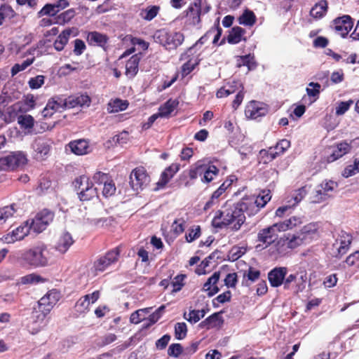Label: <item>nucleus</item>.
<instances>
[{"instance_id": "nucleus-1", "label": "nucleus", "mask_w": 359, "mask_h": 359, "mask_svg": "<svg viewBox=\"0 0 359 359\" xmlns=\"http://www.w3.org/2000/svg\"><path fill=\"white\" fill-rule=\"evenodd\" d=\"M245 219V215L238 203L226 201L215 212L211 223L217 229L230 227L232 231H237L241 229Z\"/></svg>"}, {"instance_id": "nucleus-2", "label": "nucleus", "mask_w": 359, "mask_h": 359, "mask_svg": "<svg viewBox=\"0 0 359 359\" xmlns=\"http://www.w3.org/2000/svg\"><path fill=\"white\" fill-rule=\"evenodd\" d=\"M47 247L41 243L30 248L15 252L13 255L15 260L23 266L31 268L44 267L48 264V259L45 255Z\"/></svg>"}, {"instance_id": "nucleus-3", "label": "nucleus", "mask_w": 359, "mask_h": 359, "mask_svg": "<svg viewBox=\"0 0 359 359\" xmlns=\"http://www.w3.org/2000/svg\"><path fill=\"white\" fill-rule=\"evenodd\" d=\"M72 186L79 199L82 202L89 201L97 197V188L86 175H83L76 177L72 182Z\"/></svg>"}, {"instance_id": "nucleus-4", "label": "nucleus", "mask_w": 359, "mask_h": 359, "mask_svg": "<svg viewBox=\"0 0 359 359\" xmlns=\"http://www.w3.org/2000/svg\"><path fill=\"white\" fill-rule=\"evenodd\" d=\"M156 43L163 46L166 50H175L180 46L184 40V36L179 32H170L165 29L157 30L154 35Z\"/></svg>"}, {"instance_id": "nucleus-5", "label": "nucleus", "mask_w": 359, "mask_h": 359, "mask_svg": "<svg viewBox=\"0 0 359 359\" xmlns=\"http://www.w3.org/2000/svg\"><path fill=\"white\" fill-rule=\"evenodd\" d=\"M11 102L10 96L6 95H0V120L4 121L0 125V128L4 124H8L18 119V114L23 111L22 102H18L11 106H8Z\"/></svg>"}, {"instance_id": "nucleus-6", "label": "nucleus", "mask_w": 359, "mask_h": 359, "mask_svg": "<svg viewBox=\"0 0 359 359\" xmlns=\"http://www.w3.org/2000/svg\"><path fill=\"white\" fill-rule=\"evenodd\" d=\"M303 245L299 233H286L276 243V249L277 252L281 255H286L290 251Z\"/></svg>"}, {"instance_id": "nucleus-7", "label": "nucleus", "mask_w": 359, "mask_h": 359, "mask_svg": "<svg viewBox=\"0 0 359 359\" xmlns=\"http://www.w3.org/2000/svg\"><path fill=\"white\" fill-rule=\"evenodd\" d=\"M55 213L48 210L43 209L39 212L32 219L29 220V225L32 230L36 233H41L53 221Z\"/></svg>"}, {"instance_id": "nucleus-8", "label": "nucleus", "mask_w": 359, "mask_h": 359, "mask_svg": "<svg viewBox=\"0 0 359 359\" xmlns=\"http://www.w3.org/2000/svg\"><path fill=\"white\" fill-rule=\"evenodd\" d=\"M121 252V247L117 246L99 257L93 264L95 270L96 271L103 272L109 266L116 264L119 260Z\"/></svg>"}, {"instance_id": "nucleus-9", "label": "nucleus", "mask_w": 359, "mask_h": 359, "mask_svg": "<svg viewBox=\"0 0 359 359\" xmlns=\"http://www.w3.org/2000/svg\"><path fill=\"white\" fill-rule=\"evenodd\" d=\"M27 159L24 153L21 151L12 152L10 154L0 158L1 170H13L27 163Z\"/></svg>"}, {"instance_id": "nucleus-10", "label": "nucleus", "mask_w": 359, "mask_h": 359, "mask_svg": "<svg viewBox=\"0 0 359 359\" xmlns=\"http://www.w3.org/2000/svg\"><path fill=\"white\" fill-rule=\"evenodd\" d=\"M50 312L39 306L34 307L32 312L30 322L27 325L29 332L32 334L39 332L47 324L46 316Z\"/></svg>"}, {"instance_id": "nucleus-11", "label": "nucleus", "mask_w": 359, "mask_h": 359, "mask_svg": "<svg viewBox=\"0 0 359 359\" xmlns=\"http://www.w3.org/2000/svg\"><path fill=\"white\" fill-rule=\"evenodd\" d=\"M353 140H342L338 142L329 147L331 153L325 157V161L327 163L336 161L345 155L349 154L352 150V142Z\"/></svg>"}, {"instance_id": "nucleus-12", "label": "nucleus", "mask_w": 359, "mask_h": 359, "mask_svg": "<svg viewBox=\"0 0 359 359\" xmlns=\"http://www.w3.org/2000/svg\"><path fill=\"white\" fill-rule=\"evenodd\" d=\"M149 182L150 177L144 167H137L133 170L130 175V184L133 190L143 189Z\"/></svg>"}, {"instance_id": "nucleus-13", "label": "nucleus", "mask_w": 359, "mask_h": 359, "mask_svg": "<svg viewBox=\"0 0 359 359\" xmlns=\"http://www.w3.org/2000/svg\"><path fill=\"white\" fill-rule=\"evenodd\" d=\"M31 230L29 220H27L11 232L4 235L0 238V241L6 244H12L17 241H22L29 235Z\"/></svg>"}, {"instance_id": "nucleus-14", "label": "nucleus", "mask_w": 359, "mask_h": 359, "mask_svg": "<svg viewBox=\"0 0 359 359\" xmlns=\"http://www.w3.org/2000/svg\"><path fill=\"white\" fill-rule=\"evenodd\" d=\"M337 187L338 184L334 181H323L317 187L311 201L315 203H318L326 200L327 198L330 196V193L333 192Z\"/></svg>"}, {"instance_id": "nucleus-15", "label": "nucleus", "mask_w": 359, "mask_h": 359, "mask_svg": "<svg viewBox=\"0 0 359 359\" xmlns=\"http://www.w3.org/2000/svg\"><path fill=\"white\" fill-rule=\"evenodd\" d=\"M353 20L348 15L338 17L332 20V27L342 37L346 36L353 27Z\"/></svg>"}, {"instance_id": "nucleus-16", "label": "nucleus", "mask_w": 359, "mask_h": 359, "mask_svg": "<svg viewBox=\"0 0 359 359\" xmlns=\"http://www.w3.org/2000/svg\"><path fill=\"white\" fill-rule=\"evenodd\" d=\"M303 244H307L320 237L319 226L317 223L311 222L304 226L298 232Z\"/></svg>"}, {"instance_id": "nucleus-17", "label": "nucleus", "mask_w": 359, "mask_h": 359, "mask_svg": "<svg viewBox=\"0 0 359 359\" xmlns=\"http://www.w3.org/2000/svg\"><path fill=\"white\" fill-rule=\"evenodd\" d=\"M268 111V107L266 104L252 100L246 105L245 114L248 118L256 119L266 115Z\"/></svg>"}, {"instance_id": "nucleus-18", "label": "nucleus", "mask_w": 359, "mask_h": 359, "mask_svg": "<svg viewBox=\"0 0 359 359\" xmlns=\"http://www.w3.org/2000/svg\"><path fill=\"white\" fill-rule=\"evenodd\" d=\"M66 149L77 156H83L91 151L90 142L86 139H77L70 141L66 145Z\"/></svg>"}, {"instance_id": "nucleus-19", "label": "nucleus", "mask_w": 359, "mask_h": 359, "mask_svg": "<svg viewBox=\"0 0 359 359\" xmlns=\"http://www.w3.org/2000/svg\"><path fill=\"white\" fill-rule=\"evenodd\" d=\"M60 298V292L57 290H51L39 300L37 306L46 311L50 312Z\"/></svg>"}, {"instance_id": "nucleus-20", "label": "nucleus", "mask_w": 359, "mask_h": 359, "mask_svg": "<svg viewBox=\"0 0 359 359\" xmlns=\"http://www.w3.org/2000/svg\"><path fill=\"white\" fill-rule=\"evenodd\" d=\"M277 233L273 224L262 229L257 233V241L264 245V248H267L277 239Z\"/></svg>"}, {"instance_id": "nucleus-21", "label": "nucleus", "mask_w": 359, "mask_h": 359, "mask_svg": "<svg viewBox=\"0 0 359 359\" xmlns=\"http://www.w3.org/2000/svg\"><path fill=\"white\" fill-rule=\"evenodd\" d=\"M65 109L63 99L60 97H55L48 101L41 114L43 118H50L56 111H60Z\"/></svg>"}, {"instance_id": "nucleus-22", "label": "nucleus", "mask_w": 359, "mask_h": 359, "mask_svg": "<svg viewBox=\"0 0 359 359\" xmlns=\"http://www.w3.org/2000/svg\"><path fill=\"white\" fill-rule=\"evenodd\" d=\"M238 203L242 208L243 214L246 212L249 217L257 215L261 210L257 204L256 201L254 200V196H245L238 201Z\"/></svg>"}, {"instance_id": "nucleus-23", "label": "nucleus", "mask_w": 359, "mask_h": 359, "mask_svg": "<svg viewBox=\"0 0 359 359\" xmlns=\"http://www.w3.org/2000/svg\"><path fill=\"white\" fill-rule=\"evenodd\" d=\"M287 273V269L284 266L275 267L268 273L269 283L273 287H278L284 283V278Z\"/></svg>"}, {"instance_id": "nucleus-24", "label": "nucleus", "mask_w": 359, "mask_h": 359, "mask_svg": "<svg viewBox=\"0 0 359 359\" xmlns=\"http://www.w3.org/2000/svg\"><path fill=\"white\" fill-rule=\"evenodd\" d=\"M65 108H74L76 107L89 106L91 99L87 93L69 96L63 99Z\"/></svg>"}, {"instance_id": "nucleus-25", "label": "nucleus", "mask_w": 359, "mask_h": 359, "mask_svg": "<svg viewBox=\"0 0 359 359\" xmlns=\"http://www.w3.org/2000/svg\"><path fill=\"white\" fill-rule=\"evenodd\" d=\"M224 319L222 312L214 313L204 320L201 321L198 327L201 329L210 330L212 328H220L224 324Z\"/></svg>"}, {"instance_id": "nucleus-26", "label": "nucleus", "mask_w": 359, "mask_h": 359, "mask_svg": "<svg viewBox=\"0 0 359 359\" xmlns=\"http://www.w3.org/2000/svg\"><path fill=\"white\" fill-rule=\"evenodd\" d=\"M180 170L179 163H172L166 168L161 173L160 179L157 182L158 188H163L169 182V181L174 177L175 173Z\"/></svg>"}, {"instance_id": "nucleus-27", "label": "nucleus", "mask_w": 359, "mask_h": 359, "mask_svg": "<svg viewBox=\"0 0 359 359\" xmlns=\"http://www.w3.org/2000/svg\"><path fill=\"white\" fill-rule=\"evenodd\" d=\"M219 278L220 271H215L204 283L203 290L207 292L208 297H212L219 291L217 285Z\"/></svg>"}, {"instance_id": "nucleus-28", "label": "nucleus", "mask_w": 359, "mask_h": 359, "mask_svg": "<svg viewBox=\"0 0 359 359\" xmlns=\"http://www.w3.org/2000/svg\"><path fill=\"white\" fill-rule=\"evenodd\" d=\"M328 11V2L327 0H320L316 3L310 11V15L316 20L322 19L326 15Z\"/></svg>"}, {"instance_id": "nucleus-29", "label": "nucleus", "mask_w": 359, "mask_h": 359, "mask_svg": "<svg viewBox=\"0 0 359 359\" xmlns=\"http://www.w3.org/2000/svg\"><path fill=\"white\" fill-rule=\"evenodd\" d=\"M245 33V29L239 26H235L229 32L226 41L229 44H237L242 41H246L247 39L244 36Z\"/></svg>"}, {"instance_id": "nucleus-30", "label": "nucleus", "mask_w": 359, "mask_h": 359, "mask_svg": "<svg viewBox=\"0 0 359 359\" xmlns=\"http://www.w3.org/2000/svg\"><path fill=\"white\" fill-rule=\"evenodd\" d=\"M140 59L139 54H135L126 62L125 74L129 79L134 78L137 74Z\"/></svg>"}, {"instance_id": "nucleus-31", "label": "nucleus", "mask_w": 359, "mask_h": 359, "mask_svg": "<svg viewBox=\"0 0 359 359\" xmlns=\"http://www.w3.org/2000/svg\"><path fill=\"white\" fill-rule=\"evenodd\" d=\"M33 148L36 153L37 158L43 160L48 154L50 146L46 140L39 137L35 140Z\"/></svg>"}, {"instance_id": "nucleus-32", "label": "nucleus", "mask_w": 359, "mask_h": 359, "mask_svg": "<svg viewBox=\"0 0 359 359\" xmlns=\"http://www.w3.org/2000/svg\"><path fill=\"white\" fill-rule=\"evenodd\" d=\"M302 223V222L300 217L293 216L283 222L273 224V226L276 229L278 232H281L292 229Z\"/></svg>"}, {"instance_id": "nucleus-33", "label": "nucleus", "mask_w": 359, "mask_h": 359, "mask_svg": "<svg viewBox=\"0 0 359 359\" xmlns=\"http://www.w3.org/2000/svg\"><path fill=\"white\" fill-rule=\"evenodd\" d=\"M236 66L238 68L245 66L248 67V71H252L257 67V62L255 60L254 55L248 54L245 55L237 56Z\"/></svg>"}, {"instance_id": "nucleus-34", "label": "nucleus", "mask_w": 359, "mask_h": 359, "mask_svg": "<svg viewBox=\"0 0 359 359\" xmlns=\"http://www.w3.org/2000/svg\"><path fill=\"white\" fill-rule=\"evenodd\" d=\"M74 243V241L73 240L72 235L69 232H65L60 237L55 246V249L60 252L65 254Z\"/></svg>"}, {"instance_id": "nucleus-35", "label": "nucleus", "mask_w": 359, "mask_h": 359, "mask_svg": "<svg viewBox=\"0 0 359 359\" xmlns=\"http://www.w3.org/2000/svg\"><path fill=\"white\" fill-rule=\"evenodd\" d=\"M86 39L89 45L101 47L104 46L108 41V37L106 34L96 31L89 32Z\"/></svg>"}, {"instance_id": "nucleus-36", "label": "nucleus", "mask_w": 359, "mask_h": 359, "mask_svg": "<svg viewBox=\"0 0 359 359\" xmlns=\"http://www.w3.org/2000/svg\"><path fill=\"white\" fill-rule=\"evenodd\" d=\"M178 105L179 101L177 100L169 99L160 106L158 114L160 117H168Z\"/></svg>"}, {"instance_id": "nucleus-37", "label": "nucleus", "mask_w": 359, "mask_h": 359, "mask_svg": "<svg viewBox=\"0 0 359 359\" xmlns=\"http://www.w3.org/2000/svg\"><path fill=\"white\" fill-rule=\"evenodd\" d=\"M129 106L128 100H123L119 98L111 100L107 104V111L109 113H116L126 110Z\"/></svg>"}, {"instance_id": "nucleus-38", "label": "nucleus", "mask_w": 359, "mask_h": 359, "mask_svg": "<svg viewBox=\"0 0 359 359\" xmlns=\"http://www.w3.org/2000/svg\"><path fill=\"white\" fill-rule=\"evenodd\" d=\"M219 172V168L212 164L204 165V172L201 177V182L203 183H209L212 182Z\"/></svg>"}, {"instance_id": "nucleus-39", "label": "nucleus", "mask_w": 359, "mask_h": 359, "mask_svg": "<svg viewBox=\"0 0 359 359\" xmlns=\"http://www.w3.org/2000/svg\"><path fill=\"white\" fill-rule=\"evenodd\" d=\"M186 15L189 18L193 25L201 22V7L200 4L194 3L190 5L186 11Z\"/></svg>"}, {"instance_id": "nucleus-40", "label": "nucleus", "mask_w": 359, "mask_h": 359, "mask_svg": "<svg viewBox=\"0 0 359 359\" xmlns=\"http://www.w3.org/2000/svg\"><path fill=\"white\" fill-rule=\"evenodd\" d=\"M339 237V246L337 248V257H341L346 253L352 241L351 235L346 232H341Z\"/></svg>"}, {"instance_id": "nucleus-41", "label": "nucleus", "mask_w": 359, "mask_h": 359, "mask_svg": "<svg viewBox=\"0 0 359 359\" xmlns=\"http://www.w3.org/2000/svg\"><path fill=\"white\" fill-rule=\"evenodd\" d=\"M52 190V181L50 179L46 176H41L38 181V184L35 189L36 194L42 196Z\"/></svg>"}, {"instance_id": "nucleus-42", "label": "nucleus", "mask_w": 359, "mask_h": 359, "mask_svg": "<svg viewBox=\"0 0 359 359\" xmlns=\"http://www.w3.org/2000/svg\"><path fill=\"white\" fill-rule=\"evenodd\" d=\"M277 151H275L273 147H271L269 149H261L259 153V163L267 164L277 158Z\"/></svg>"}, {"instance_id": "nucleus-43", "label": "nucleus", "mask_w": 359, "mask_h": 359, "mask_svg": "<svg viewBox=\"0 0 359 359\" xmlns=\"http://www.w3.org/2000/svg\"><path fill=\"white\" fill-rule=\"evenodd\" d=\"M257 20V18L253 11L245 9L243 14L238 18V22L240 25L244 26L252 27L253 26Z\"/></svg>"}, {"instance_id": "nucleus-44", "label": "nucleus", "mask_w": 359, "mask_h": 359, "mask_svg": "<svg viewBox=\"0 0 359 359\" xmlns=\"http://www.w3.org/2000/svg\"><path fill=\"white\" fill-rule=\"evenodd\" d=\"M71 30L69 29H65L57 36L54 41V48L57 51H61L64 49L66 44L68 43L69 36L71 35Z\"/></svg>"}, {"instance_id": "nucleus-45", "label": "nucleus", "mask_w": 359, "mask_h": 359, "mask_svg": "<svg viewBox=\"0 0 359 359\" xmlns=\"http://www.w3.org/2000/svg\"><path fill=\"white\" fill-rule=\"evenodd\" d=\"M234 176L229 177L212 194L215 198L220 200L225 196V193L229 189L234 180Z\"/></svg>"}, {"instance_id": "nucleus-46", "label": "nucleus", "mask_w": 359, "mask_h": 359, "mask_svg": "<svg viewBox=\"0 0 359 359\" xmlns=\"http://www.w3.org/2000/svg\"><path fill=\"white\" fill-rule=\"evenodd\" d=\"M254 196V200L259 208H263L271 198V191L269 189L262 190L257 196Z\"/></svg>"}, {"instance_id": "nucleus-47", "label": "nucleus", "mask_w": 359, "mask_h": 359, "mask_svg": "<svg viewBox=\"0 0 359 359\" xmlns=\"http://www.w3.org/2000/svg\"><path fill=\"white\" fill-rule=\"evenodd\" d=\"M200 60H195L194 61L192 59H189L187 62L182 65L181 67V75L182 78L186 77L190 73H191L194 69L199 65Z\"/></svg>"}, {"instance_id": "nucleus-48", "label": "nucleus", "mask_w": 359, "mask_h": 359, "mask_svg": "<svg viewBox=\"0 0 359 359\" xmlns=\"http://www.w3.org/2000/svg\"><path fill=\"white\" fill-rule=\"evenodd\" d=\"M17 212V205L15 203H12L10 205L4 206L0 208V221H6L8 218L13 217Z\"/></svg>"}, {"instance_id": "nucleus-49", "label": "nucleus", "mask_w": 359, "mask_h": 359, "mask_svg": "<svg viewBox=\"0 0 359 359\" xmlns=\"http://www.w3.org/2000/svg\"><path fill=\"white\" fill-rule=\"evenodd\" d=\"M44 282H46V279L36 273H30L20 278V283L22 285L36 284Z\"/></svg>"}, {"instance_id": "nucleus-50", "label": "nucleus", "mask_w": 359, "mask_h": 359, "mask_svg": "<svg viewBox=\"0 0 359 359\" xmlns=\"http://www.w3.org/2000/svg\"><path fill=\"white\" fill-rule=\"evenodd\" d=\"M201 234V229L199 225H193L187 231L185 234L187 242L191 243L198 238Z\"/></svg>"}, {"instance_id": "nucleus-51", "label": "nucleus", "mask_w": 359, "mask_h": 359, "mask_svg": "<svg viewBox=\"0 0 359 359\" xmlns=\"http://www.w3.org/2000/svg\"><path fill=\"white\" fill-rule=\"evenodd\" d=\"M18 123L21 128L31 129L34 127V119L29 114L20 115L18 117Z\"/></svg>"}, {"instance_id": "nucleus-52", "label": "nucleus", "mask_w": 359, "mask_h": 359, "mask_svg": "<svg viewBox=\"0 0 359 359\" xmlns=\"http://www.w3.org/2000/svg\"><path fill=\"white\" fill-rule=\"evenodd\" d=\"M89 296L84 295L81 297L75 304L76 311L80 313H86L89 310Z\"/></svg>"}, {"instance_id": "nucleus-53", "label": "nucleus", "mask_w": 359, "mask_h": 359, "mask_svg": "<svg viewBox=\"0 0 359 359\" xmlns=\"http://www.w3.org/2000/svg\"><path fill=\"white\" fill-rule=\"evenodd\" d=\"M160 7L158 6H151L142 11V18L148 21L153 20L158 13Z\"/></svg>"}, {"instance_id": "nucleus-54", "label": "nucleus", "mask_w": 359, "mask_h": 359, "mask_svg": "<svg viewBox=\"0 0 359 359\" xmlns=\"http://www.w3.org/2000/svg\"><path fill=\"white\" fill-rule=\"evenodd\" d=\"M359 172V158H355L353 164L347 165L344 171L343 176L344 177H349Z\"/></svg>"}, {"instance_id": "nucleus-55", "label": "nucleus", "mask_w": 359, "mask_h": 359, "mask_svg": "<svg viewBox=\"0 0 359 359\" xmlns=\"http://www.w3.org/2000/svg\"><path fill=\"white\" fill-rule=\"evenodd\" d=\"M34 61V57L28 58L26 60L23 61L21 64H15L11 68V75L13 76L16 75L20 72H22L26 69L29 66H30Z\"/></svg>"}, {"instance_id": "nucleus-56", "label": "nucleus", "mask_w": 359, "mask_h": 359, "mask_svg": "<svg viewBox=\"0 0 359 359\" xmlns=\"http://www.w3.org/2000/svg\"><path fill=\"white\" fill-rule=\"evenodd\" d=\"M261 272L259 270L252 266H250L243 274V281L245 280V278H247V281L254 283L259 278Z\"/></svg>"}, {"instance_id": "nucleus-57", "label": "nucleus", "mask_w": 359, "mask_h": 359, "mask_svg": "<svg viewBox=\"0 0 359 359\" xmlns=\"http://www.w3.org/2000/svg\"><path fill=\"white\" fill-rule=\"evenodd\" d=\"M185 224L186 221L183 217L175 219L172 224V233L177 236L182 234L184 231Z\"/></svg>"}, {"instance_id": "nucleus-58", "label": "nucleus", "mask_w": 359, "mask_h": 359, "mask_svg": "<svg viewBox=\"0 0 359 359\" xmlns=\"http://www.w3.org/2000/svg\"><path fill=\"white\" fill-rule=\"evenodd\" d=\"M187 334V326L185 323H177L175 325V337L177 339L181 340L184 339Z\"/></svg>"}, {"instance_id": "nucleus-59", "label": "nucleus", "mask_w": 359, "mask_h": 359, "mask_svg": "<svg viewBox=\"0 0 359 359\" xmlns=\"http://www.w3.org/2000/svg\"><path fill=\"white\" fill-rule=\"evenodd\" d=\"M204 163L198 162L196 163L195 167L191 168L188 172V175L191 180H195L198 176L203 177L204 172Z\"/></svg>"}, {"instance_id": "nucleus-60", "label": "nucleus", "mask_w": 359, "mask_h": 359, "mask_svg": "<svg viewBox=\"0 0 359 359\" xmlns=\"http://www.w3.org/2000/svg\"><path fill=\"white\" fill-rule=\"evenodd\" d=\"M186 276L184 274H179L176 276L171 282L172 286V292H177L180 291L184 285V279Z\"/></svg>"}, {"instance_id": "nucleus-61", "label": "nucleus", "mask_w": 359, "mask_h": 359, "mask_svg": "<svg viewBox=\"0 0 359 359\" xmlns=\"http://www.w3.org/2000/svg\"><path fill=\"white\" fill-rule=\"evenodd\" d=\"M353 104V100H349L348 101H342L337 103V105L335 108V114L337 116H341L344 114Z\"/></svg>"}, {"instance_id": "nucleus-62", "label": "nucleus", "mask_w": 359, "mask_h": 359, "mask_svg": "<svg viewBox=\"0 0 359 359\" xmlns=\"http://www.w3.org/2000/svg\"><path fill=\"white\" fill-rule=\"evenodd\" d=\"M321 86L318 83L311 82L309 83V87L306 88V91L309 97H314L316 100L320 93Z\"/></svg>"}, {"instance_id": "nucleus-63", "label": "nucleus", "mask_w": 359, "mask_h": 359, "mask_svg": "<svg viewBox=\"0 0 359 359\" xmlns=\"http://www.w3.org/2000/svg\"><path fill=\"white\" fill-rule=\"evenodd\" d=\"M57 13H58V9H56L54 4H47L38 13V15L39 17H41L43 15L54 16Z\"/></svg>"}, {"instance_id": "nucleus-64", "label": "nucleus", "mask_w": 359, "mask_h": 359, "mask_svg": "<svg viewBox=\"0 0 359 359\" xmlns=\"http://www.w3.org/2000/svg\"><path fill=\"white\" fill-rule=\"evenodd\" d=\"M116 187L112 179L104 184L102 195L105 198H109L115 194Z\"/></svg>"}]
</instances>
